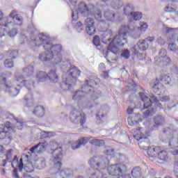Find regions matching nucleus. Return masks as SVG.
<instances>
[{"label": "nucleus", "mask_w": 178, "mask_h": 178, "mask_svg": "<svg viewBox=\"0 0 178 178\" xmlns=\"http://www.w3.org/2000/svg\"><path fill=\"white\" fill-rule=\"evenodd\" d=\"M15 161H16L17 162H19V160L17 159V156H14V159L13 160V162H15Z\"/></svg>", "instance_id": "69168bd1"}, {"label": "nucleus", "mask_w": 178, "mask_h": 178, "mask_svg": "<svg viewBox=\"0 0 178 178\" xmlns=\"http://www.w3.org/2000/svg\"><path fill=\"white\" fill-rule=\"evenodd\" d=\"M172 79L170 76L168 74H161L159 76V79L156 78L154 79L151 83L150 86L152 88V91L154 94L161 92V90L163 88L164 86H170Z\"/></svg>", "instance_id": "423d86ee"}, {"label": "nucleus", "mask_w": 178, "mask_h": 178, "mask_svg": "<svg viewBox=\"0 0 178 178\" xmlns=\"http://www.w3.org/2000/svg\"><path fill=\"white\" fill-rule=\"evenodd\" d=\"M24 126L23 121H17L15 125L10 122H6L5 123V127L6 130H8L10 133H15L16 130H22Z\"/></svg>", "instance_id": "ddd939ff"}, {"label": "nucleus", "mask_w": 178, "mask_h": 178, "mask_svg": "<svg viewBox=\"0 0 178 178\" xmlns=\"http://www.w3.org/2000/svg\"><path fill=\"white\" fill-rule=\"evenodd\" d=\"M102 2H103L104 3H106V2H109V1L111 0H101Z\"/></svg>", "instance_id": "338daca9"}, {"label": "nucleus", "mask_w": 178, "mask_h": 178, "mask_svg": "<svg viewBox=\"0 0 178 178\" xmlns=\"http://www.w3.org/2000/svg\"><path fill=\"white\" fill-rule=\"evenodd\" d=\"M121 56L124 59H129L130 58V51L125 49L122 51Z\"/></svg>", "instance_id": "a19ab883"}, {"label": "nucleus", "mask_w": 178, "mask_h": 178, "mask_svg": "<svg viewBox=\"0 0 178 178\" xmlns=\"http://www.w3.org/2000/svg\"><path fill=\"white\" fill-rule=\"evenodd\" d=\"M62 147H58V148L53 150L52 154L54 156V168L57 170H60V168H62V159L63 158Z\"/></svg>", "instance_id": "1a4fd4ad"}, {"label": "nucleus", "mask_w": 178, "mask_h": 178, "mask_svg": "<svg viewBox=\"0 0 178 178\" xmlns=\"http://www.w3.org/2000/svg\"><path fill=\"white\" fill-rule=\"evenodd\" d=\"M84 97H86V92H84L81 90H76L74 93V95L72 97V99H74V101H76V100L80 101L82 99H83Z\"/></svg>", "instance_id": "b1692460"}, {"label": "nucleus", "mask_w": 178, "mask_h": 178, "mask_svg": "<svg viewBox=\"0 0 178 178\" xmlns=\"http://www.w3.org/2000/svg\"><path fill=\"white\" fill-rule=\"evenodd\" d=\"M93 44L96 47H99V45H101V39L99 38V36L95 35L93 37Z\"/></svg>", "instance_id": "e433bc0d"}, {"label": "nucleus", "mask_w": 178, "mask_h": 178, "mask_svg": "<svg viewBox=\"0 0 178 178\" xmlns=\"http://www.w3.org/2000/svg\"><path fill=\"white\" fill-rule=\"evenodd\" d=\"M9 56L11 59H15L19 56V51L17 50H13L10 52Z\"/></svg>", "instance_id": "ea45409f"}, {"label": "nucleus", "mask_w": 178, "mask_h": 178, "mask_svg": "<svg viewBox=\"0 0 178 178\" xmlns=\"http://www.w3.org/2000/svg\"><path fill=\"white\" fill-rule=\"evenodd\" d=\"M19 161L20 163L18 165V169L19 172H22V170H23V168H24V164H23V159H20Z\"/></svg>", "instance_id": "de8ad7c7"}, {"label": "nucleus", "mask_w": 178, "mask_h": 178, "mask_svg": "<svg viewBox=\"0 0 178 178\" xmlns=\"http://www.w3.org/2000/svg\"><path fill=\"white\" fill-rule=\"evenodd\" d=\"M16 81L20 83L21 84L23 83V84H30V83H31V81H26L24 80V76H17V79H16Z\"/></svg>", "instance_id": "c9c22d12"}, {"label": "nucleus", "mask_w": 178, "mask_h": 178, "mask_svg": "<svg viewBox=\"0 0 178 178\" xmlns=\"http://www.w3.org/2000/svg\"><path fill=\"white\" fill-rule=\"evenodd\" d=\"M70 119L72 123H75L76 124H79V123H80L81 126L84 127V124L87 120V117L86 116V113H79L77 111L73 110L70 114Z\"/></svg>", "instance_id": "6e6552de"}, {"label": "nucleus", "mask_w": 178, "mask_h": 178, "mask_svg": "<svg viewBox=\"0 0 178 178\" xmlns=\"http://www.w3.org/2000/svg\"><path fill=\"white\" fill-rule=\"evenodd\" d=\"M153 104H156L157 106H162V104H159V100L156 97L152 98Z\"/></svg>", "instance_id": "864d4df0"}, {"label": "nucleus", "mask_w": 178, "mask_h": 178, "mask_svg": "<svg viewBox=\"0 0 178 178\" xmlns=\"http://www.w3.org/2000/svg\"><path fill=\"white\" fill-rule=\"evenodd\" d=\"M169 145L171 147V148H177L178 139L176 138H171L169 141Z\"/></svg>", "instance_id": "c756f323"}, {"label": "nucleus", "mask_w": 178, "mask_h": 178, "mask_svg": "<svg viewBox=\"0 0 178 178\" xmlns=\"http://www.w3.org/2000/svg\"><path fill=\"white\" fill-rule=\"evenodd\" d=\"M24 169L26 173H32V172H34V165L33 163H28L25 165Z\"/></svg>", "instance_id": "c85d7f7f"}, {"label": "nucleus", "mask_w": 178, "mask_h": 178, "mask_svg": "<svg viewBox=\"0 0 178 178\" xmlns=\"http://www.w3.org/2000/svg\"><path fill=\"white\" fill-rule=\"evenodd\" d=\"M169 131H170V127L164 128L163 130V133H164V134H166V133H169Z\"/></svg>", "instance_id": "bf43d9fd"}, {"label": "nucleus", "mask_w": 178, "mask_h": 178, "mask_svg": "<svg viewBox=\"0 0 178 178\" xmlns=\"http://www.w3.org/2000/svg\"><path fill=\"white\" fill-rule=\"evenodd\" d=\"M133 177H140L141 176V168L140 167L134 168L131 171Z\"/></svg>", "instance_id": "cd10ccee"}, {"label": "nucleus", "mask_w": 178, "mask_h": 178, "mask_svg": "<svg viewBox=\"0 0 178 178\" xmlns=\"http://www.w3.org/2000/svg\"><path fill=\"white\" fill-rule=\"evenodd\" d=\"M49 79L50 83H58L59 81V76L56 74V69H52L50 70L49 74H47L45 72H39L36 74V79L38 81H47Z\"/></svg>", "instance_id": "0eeeda50"}, {"label": "nucleus", "mask_w": 178, "mask_h": 178, "mask_svg": "<svg viewBox=\"0 0 178 178\" xmlns=\"http://www.w3.org/2000/svg\"><path fill=\"white\" fill-rule=\"evenodd\" d=\"M5 152V147L0 145V153L3 154Z\"/></svg>", "instance_id": "052dcab7"}, {"label": "nucleus", "mask_w": 178, "mask_h": 178, "mask_svg": "<svg viewBox=\"0 0 178 178\" xmlns=\"http://www.w3.org/2000/svg\"><path fill=\"white\" fill-rule=\"evenodd\" d=\"M38 147H40V150L38 152V153L41 154V152H42V151H45V149L48 147V143H47V141H44L39 143L38 145L33 146L30 149L31 152H32V154H34V152H35V150L38 149Z\"/></svg>", "instance_id": "6ab92c4d"}, {"label": "nucleus", "mask_w": 178, "mask_h": 178, "mask_svg": "<svg viewBox=\"0 0 178 178\" xmlns=\"http://www.w3.org/2000/svg\"><path fill=\"white\" fill-rule=\"evenodd\" d=\"M73 175V170L71 169H65L62 171H60V175L62 178H68Z\"/></svg>", "instance_id": "393cba45"}, {"label": "nucleus", "mask_w": 178, "mask_h": 178, "mask_svg": "<svg viewBox=\"0 0 178 178\" xmlns=\"http://www.w3.org/2000/svg\"><path fill=\"white\" fill-rule=\"evenodd\" d=\"M156 113V110L152 108L150 111L147 110L145 112L143 113L144 118H149L151 116H154Z\"/></svg>", "instance_id": "473e14b6"}, {"label": "nucleus", "mask_w": 178, "mask_h": 178, "mask_svg": "<svg viewBox=\"0 0 178 178\" xmlns=\"http://www.w3.org/2000/svg\"><path fill=\"white\" fill-rule=\"evenodd\" d=\"M7 139L9 141H12L13 136H12V132L9 131V130L6 131V127H3L2 131H0V140Z\"/></svg>", "instance_id": "412c9836"}, {"label": "nucleus", "mask_w": 178, "mask_h": 178, "mask_svg": "<svg viewBox=\"0 0 178 178\" xmlns=\"http://www.w3.org/2000/svg\"><path fill=\"white\" fill-rule=\"evenodd\" d=\"M149 47L148 42L145 40H140L137 44L136 47L134 46L131 49V52H134L135 55H138L140 54V51H147Z\"/></svg>", "instance_id": "f8f14e48"}, {"label": "nucleus", "mask_w": 178, "mask_h": 178, "mask_svg": "<svg viewBox=\"0 0 178 178\" xmlns=\"http://www.w3.org/2000/svg\"><path fill=\"white\" fill-rule=\"evenodd\" d=\"M177 30H178V28H175V29L169 28V27L165 28V32L166 33H172V32L176 31Z\"/></svg>", "instance_id": "3c124183"}, {"label": "nucleus", "mask_w": 178, "mask_h": 178, "mask_svg": "<svg viewBox=\"0 0 178 178\" xmlns=\"http://www.w3.org/2000/svg\"><path fill=\"white\" fill-rule=\"evenodd\" d=\"M139 97L141 101L144 102V105H143L144 109H148V108H149L150 106H152V101L151 100V99L148 98V96L145 95L144 92H139Z\"/></svg>", "instance_id": "a211bd4d"}, {"label": "nucleus", "mask_w": 178, "mask_h": 178, "mask_svg": "<svg viewBox=\"0 0 178 178\" xmlns=\"http://www.w3.org/2000/svg\"><path fill=\"white\" fill-rule=\"evenodd\" d=\"M127 112L128 113V115H131V113H133V112H134V109L129 107L127 109Z\"/></svg>", "instance_id": "4d7b16f0"}, {"label": "nucleus", "mask_w": 178, "mask_h": 178, "mask_svg": "<svg viewBox=\"0 0 178 178\" xmlns=\"http://www.w3.org/2000/svg\"><path fill=\"white\" fill-rule=\"evenodd\" d=\"M104 17L108 22H113L115 20V13L111 11H106L104 13Z\"/></svg>", "instance_id": "a878e982"}, {"label": "nucleus", "mask_w": 178, "mask_h": 178, "mask_svg": "<svg viewBox=\"0 0 178 178\" xmlns=\"http://www.w3.org/2000/svg\"><path fill=\"white\" fill-rule=\"evenodd\" d=\"M78 10L80 13H86V12H88V7L86 3L81 2L78 6Z\"/></svg>", "instance_id": "bb28decb"}, {"label": "nucleus", "mask_w": 178, "mask_h": 178, "mask_svg": "<svg viewBox=\"0 0 178 178\" xmlns=\"http://www.w3.org/2000/svg\"><path fill=\"white\" fill-rule=\"evenodd\" d=\"M9 21L10 22V17L15 22L17 26H22L23 24V18L22 15L17 14V11L13 10L9 15Z\"/></svg>", "instance_id": "dca6fc26"}, {"label": "nucleus", "mask_w": 178, "mask_h": 178, "mask_svg": "<svg viewBox=\"0 0 178 178\" xmlns=\"http://www.w3.org/2000/svg\"><path fill=\"white\" fill-rule=\"evenodd\" d=\"M90 143L93 144V145H96L97 147H102L105 142L104 140H98V139H92L90 140Z\"/></svg>", "instance_id": "2f4dec72"}, {"label": "nucleus", "mask_w": 178, "mask_h": 178, "mask_svg": "<svg viewBox=\"0 0 178 178\" xmlns=\"http://www.w3.org/2000/svg\"><path fill=\"white\" fill-rule=\"evenodd\" d=\"M67 73L68 78H66L65 81L60 84V87L62 88H63V87H66L69 90V88L72 87V84L76 83V80L80 77L81 71L79 69V67L73 65L69 69Z\"/></svg>", "instance_id": "39448f33"}, {"label": "nucleus", "mask_w": 178, "mask_h": 178, "mask_svg": "<svg viewBox=\"0 0 178 178\" xmlns=\"http://www.w3.org/2000/svg\"><path fill=\"white\" fill-rule=\"evenodd\" d=\"M105 163V160L102 159V157L96 156L92 158L89 161V165L92 169H101L102 168V165Z\"/></svg>", "instance_id": "4468645a"}, {"label": "nucleus", "mask_w": 178, "mask_h": 178, "mask_svg": "<svg viewBox=\"0 0 178 178\" xmlns=\"http://www.w3.org/2000/svg\"><path fill=\"white\" fill-rule=\"evenodd\" d=\"M167 54H168V51H166V49H163L160 50V51L159 53V59L162 60L164 58H166L168 56H166Z\"/></svg>", "instance_id": "4c0bfd02"}, {"label": "nucleus", "mask_w": 178, "mask_h": 178, "mask_svg": "<svg viewBox=\"0 0 178 178\" xmlns=\"http://www.w3.org/2000/svg\"><path fill=\"white\" fill-rule=\"evenodd\" d=\"M4 156H6V159L3 161V164L2 165L3 168H5V166H6L7 162H10V161H12V159L13 158V149H10L7 150Z\"/></svg>", "instance_id": "5701e85b"}, {"label": "nucleus", "mask_w": 178, "mask_h": 178, "mask_svg": "<svg viewBox=\"0 0 178 178\" xmlns=\"http://www.w3.org/2000/svg\"><path fill=\"white\" fill-rule=\"evenodd\" d=\"M147 156L152 159L157 158L159 161L165 162L169 159V153L165 147L152 146L147 148Z\"/></svg>", "instance_id": "7ed1b4c3"}, {"label": "nucleus", "mask_w": 178, "mask_h": 178, "mask_svg": "<svg viewBox=\"0 0 178 178\" xmlns=\"http://www.w3.org/2000/svg\"><path fill=\"white\" fill-rule=\"evenodd\" d=\"M12 23V21L9 20V17H3V13L0 10V26L1 29L0 31V38H2L5 35V32L9 29V25Z\"/></svg>", "instance_id": "9b49d317"}, {"label": "nucleus", "mask_w": 178, "mask_h": 178, "mask_svg": "<svg viewBox=\"0 0 178 178\" xmlns=\"http://www.w3.org/2000/svg\"><path fill=\"white\" fill-rule=\"evenodd\" d=\"M4 65L6 66V67H13V61H10L9 60H6L4 62Z\"/></svg>", "instance_id": "37998d69"}, {"label": "nucleus", "mask_w": 178, "mask_h": 178, "mask_svg": "<svg viewBox=\"0 0 178 178\" xmlns=\"http://www.w3.org/2000/svg\"><path fill=\"white\" fill-rule=\"evenodd\" d=\"M123 6V3L120 2V6H118V9H120Z\"/></svg>", "instance_id": "774afa93"}, {"label": "nucleus", "mask_w": 178, "mask_h": 178, "mask_svg": "<svg viewBox=\"0 0 178 178\" xmlns=\"http://www.w3.org/2000/svg\"><path fill=\"white\" fill-rule=\"evenodd\" d=\"M95 19H96V20H99V22H104L103 20H102L101 19H102V13H101V11L98 10L97 11L95 14Z\"/></svg>", "instance_id": "58836bf2"}, {"label": "nucleus", "mask_w": 178, "mask_h": 178, "mask_svg": "<svg viewBox=\"0 0 178 178\" xmlns=\"http://www.w3.org/2000/svg\"><path fill=\"white\" fill-rule=\"evenodd\" d=\"M145 40H146V42H148V41L149 42H154V41L155 40V38L149 36Z\"/></svg>", "instance_id": "6e6d98bb"}, {"label": "nucleus", "mask_w": 178, "mask_h": 178, "mask_svg": "<svg viewBox=\"0 0 178 178\" xmlns=\"http://www.w3.org/2000/svg\"><path fill=\"white\" fill-rule=\"evenodd\" d=\"M107 172L110 176H113L114 178H131L129 174L123 175L127 172V165L123 163L109 165L107 168Z\"/></svg>", "instance_id": "20e7f679"}, {"label": "nucleus", "mask_w": 178, "mask_h": 178, "mask_svg": "<svg viewBox=\"0 0 178 178\" xmlns=\"http://www.w3.org/2000/svg\"><path fill=\"white\" fill-rule=\"evenodd\" d=\"M172 154H173V155H178V150H177V149L174 150V151L172 152Z\"/></svg>", "instance_id": "0e129e2a"}, {"label": "nucleus", "mask_w": 178, "mask_h": 178, "mask_svg": "<svg viewBox=\"0 0 178 178\" xmlns=\"http://www.w3.org/2000/svg\"><path fill=\"white\" fill-rule=\"evenodd\" d=\"M141 130H143L142 127H138L136 129V134L134 136L135 140H137V141H140V140H142L140 142L138 143V145L140 148H145V146L141 145L143 143H148L149 140L148 139V137L145 136L143 133H141Z\"/></svg>", "instance_id": "2eb2a0df"}, {"label": "nucleus", "mask_w": 178, "mask_h": 178, "mask_svg": "<svg viewBox=\"0 0 178 178\" xmlns=\"http://www.w3.org/2000/svg\"><path fill=\"white\" fill-rule=\"evenodd\" d=\"M134 10V7L131 3L127 5L124 8V13L126 16H131L134 20H141L143 18V14L140 12H131Z\"/></svg>", "instance_id": "9d476101"}, {"label": "nucleus", "mask_w": 178, "mask_h": 178, "mask_svg": "<svg viewBox=\"0 0 178 178\" xmlns=\"http://www.w3.org/2000/svg\"><path fill=\"white\" fill-rule=\"evenodd\" d=\"M169 99H170V97H169V96H163L160 98V101H161V102H168Z\"/></svg>", "instance_id": "8fccbe9b"}, {"label": "nucleus", "mask_w": 178, "mask_h": 178, "mask_svg": "<svg viewBox=\"0 0 178 178\" xmlns=\"http://www.w3.org/2000/svg\"><path fill=\"white\" fill-rule=\"evenodd\" d=\"M17 34V29H13L8 32V35L10 37H15Z\"/></svg>", "instance_id": "49530a36"}, {"label": "nucleus", "mask_w": 178, "mask_h": 178, "mask_svg": "<svg viewBox=\"0 0 178 178\" xmlns=\"http://www.w3.org/2000/svg\"><path fill=\"white\" fill-rule=\"evenodd\" d=\"M174 172H175L176 176H178V161L175 162V164H174Z\"/></svg>", "instance_id": "09e8293b"}, {"label": "nucleus", "mask_w": 178, "mask_h": 178, "mask_svg": "<svg viewBox=\"0 0 178 178\" xmlns=\"http://www.w3.org/2000/svg\"><path fill=\"white\" fill-rule=\"evenodd\" d=\"M128 124L129 126H134V122H133V118L129 117L127 118Z\"/></svg>", "instance_id": "603ef678"}, {"label": "nucleus", "mask_w": 178, "mask_h": 178, "mask_svg": "<svg viewBox=\"0 0 178 178\" xmlns=\"http://www.w3.org/2000/svg\"><path fill=\"white\" fill-rule=\"evenodd\" d=\"M33 113L37 118H44L45 116V108L41 106H38L35 108Z\"/></svg>", "instance_id": "4be33fe9"}, {"label": "nucleus", "mask_w": 178, "mask_h": 178, "mask_svg": "<svg viewBox=\"0 0 178 178\" xmlns=\"http://www.w3.org/2000/svg\"><path fill=\"white\" fill-rule=\"evenodd\" d=\"M129 33H130L129 26H122L120 28L118 34L115 35L107 47L106 56H108L109 54L116 55L118 51V47H123L124 44L127 43V35Z\"/></svg>", "instance_id": "f03ea898"}, {"label": "nucleus", "mask_w": 178, "mask_h": 178, "mask_svg": "<svg viewBox=\"0 0 178 178\" xmlns=\"http://www.w3.org/2000/svg\"><path fill=\"white\" fill-rule=\"evenodd\" d=\"M83 26V24L81 22H77L76 27H81Z\"/></svg>", "instance_id": "e2e57ef3"}, {"label": "nucleus", "mask_w": 178, "mask_h": 178, "mask_svg": "<svg viewBox=\"0 0 178 178\" xmlns=\"http://www.w3.org/2000/svg\"><path fill=\"white\" fill-rule=\"evenodd\" d=\"M113 152H115V149H113V148L108 147L106 152L105 154L109 156L111 155H113Z\"/></svg>", "instance_id": "a18cd8bd"}, {"label": "nucleus", "mask_w": 178, "mask_h": 178, "mask_svg": "<svg viewBox=\"0 0 178 178\" xmlns=\"http://www.w3.org/2000/svg\"><path fill=\"white\" fill-rule=\"evenodd\" d=\"M86 31L88 35H94V34H95V31H97V29H95V26H86Z\"/></svg>", "instance_id": "7c9ffc66"}, {"label": "nucleus", "mask_w": 178, "mask_h": 178, "mask_svg": "<svg viewBox=\"0 0 178 178\" xmlns=\"http://www.w3.org/2000/svg\"><path fill=\"white\" fill-rule=\"evenodd\" d=\"M35 44L37 47L43 45L44 49L48 51V53L40 55L39 59L42 60V62H47V60L53 59L54 55H60V51H62V46L59 44L52 45L49 38L44 35H39V40L35 41Z\"/></svg>", "instance_id": "f257e3e1"}, {"label": "nucleus", "mask_w": 178, "mask_h": 178, "mask_svg": "<svg viewBox=\"0 0 178 178\" xmlns=\"http://www.w3.org/2000/svg\"><path fill=\"white\" fill-rule=\"evenodd\" d=\"M84 24L86 26V27H91V26H94L95 24V22H94V19L92 18H87L85 20Z\"/></svg>", "instance_id": "72a5a7b5"}, {"label": "nucleus", "mask_w": 178, "mask_h": 178, "mask_svg": "<svg viewBox=\"0 0 178 178\" xmlns=\"http://www.w3.org/2000/svg\"><path fill=\"white\" fill-rule=\"evenodd\" d=\"M3 83L4 86L6 87V88H9V86H8V84H6V78L3 79Z\"/></svg>", "instance_id": "680f3d73"}, {"label": "nucleus", "mask_w": 178, "mask_h": 178, "mask_svg": "<svg viewBox=\"0 0 178 178\" xmlns=\"http://www.w3.org/2000/svg\"><path fill=\"white\" fill-rule=\"evenodd\" d=\"M103 76H104V79L109 77V71L103 72Z\"/></svg>", "instance_id": "13d9d810"}, {"label": "nucleus", "mask_w": 178, "mask_h": 178, "mask_svg": "<svg viewBox=\"0 0 178 178\" xmlns=\"http://www.w3.org/2000/svg\"><path fill=\"white\" fill-rule=\"evenodd\" d=\"M161 63L163 66H168L172 63V60L169 57H164V58H161Z\"/></svg>", "instance_id": "f704fd0d"}, {"label": "nucleus", "mask_w": 178, "mask_h": 178, "mask_svg": "<svg viewBox=\"0 0 178 178\" xmlns=\"http://www.w3.org/2000/svg\"><path fill=\"white\" fill-rule=\"evenodd\" d=\"M13 177L15 178H20L19 177V174H17V168H15L13 172Z\"/></svg>", "instance_id": "5fc2aeb1"}, {"label": "nucleus", "mask_w": 178, "mask_h": 178, "mask_svg": "<svg viewBox=\"0 0 178 178\" xmlns=\"http://www.w3.org/2000/svg\"><path fill=\"white\" fill-rule=\"evenodd\" d=\"M154 123L152 130H155V129H158L159 126H162L165 123V118L162 115H156L154 118Z\"/></svg>", "instance_id": "aec40b11"}, {"label": "nucleus", "mask_w": 178, "mask_h": 178, "mask_svg": "<svg viewBox=\"0 0 178 178\" xmlns=\"http://www.w3.org/2000/svg\"><path fill=\"white\" fill-rule=\"evenodd\" d=\"M90 139L88 138H81L78 140L70 143L72 149H78L81 145H86Z\"/></svg>", "instance_id": "f3484780"}, {"label": "nucleus", "mask_w": 178, "mask_h": 178, "mask_svg": "<svg viewBox=\"0 0 178 178\" xmlns=\"http://www.w3.org/2000/svg\"><path fill=\"white\" fill-rule=\"evenodd\" d=\"M86 83L89 87H94V86H97V82H95L94 79L86 80Z\"/></svg>", "instance_id": "79ce46f5"}, {"label": "nucleus", "mask_w": 178, "mask_h": 178, "mask_svg": "<svg viewBox=\"0 0 178 178\" xmlns=\"http://www.w3.org/2000/svg\"><path fill=\"white\" fill-rule=\"evenodd\" d=\"M140 30L142 31H145L147 29H148V24H147V23L145 22H140Z\"/></svg>", "instance_id": "c03bdc74"}]
</instances>
